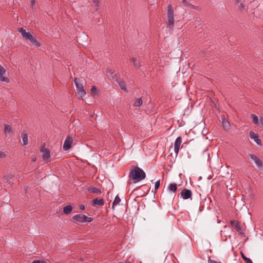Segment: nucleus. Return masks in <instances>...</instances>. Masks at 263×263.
<instances>
[{"label":"nucleus","instance_id":"1","mask_svg":"<svg viewBox=\"0 0 263 263\" xmlns=\"http://www.w3.org/2000/svg\"><path fill=\"white\" fill-rule=\"evenodd\" d=\"M145 173L141 168L136 167L135 169L130 171L129 178L131 180H134L135 182L140 181L145 178Z\"/></svg>","mask_w":263,"mask_h":263},{"label":"nucleus","instance_id":"2","mask_svg":"<svg viewBox=\"0 0 263 263\" xmlns=\"http://www.w3.org/2000/svg\"><path fill=\"white\" fill-rule=\"evenodd\" d=\"M18 31L21 33L22 37L24 40L29 41L32 45L36 47L40 46L41 43L29 32H27L23 28H19Z\"/></svg>","mask_w":263,"mask_h":263},{"label":"nucleus","instance_id":"3","mask_svg":"<svg viewBox=\"0 0 263 263\" xmlns=\"http://www.w3.org/2000/svg\"><path fill=\"white\" fill-rule=\"evenodd\" d=\"M167 26L173 28L175 24L174 11L171 5H168L167 10Z\"/></svg>","mask_w":263,"mask_h":263},{"label":"nucleus","instance_id":"4","mask_svg":"<svg viewBox=\"0 0 263 263\" xmlns=\"http://www.w3.org/2000/svg\"><path fill=\"white\" fill-rule=\"evenodd\" d=\"M72 219L74 221L77 222V223L90 222L93 220L92 218L87 217L86 215L81 214L74 215Z\"/></svg>","mask_w":263,"mask_h":263},{"label":"nucleus","instance_id":"5","mask_svg":"<svg viewBox=\"0 0 263 263\" xmlns=\"http://www.w3.org/2000/svg\"><path fill=\"white\" fill-rule=\"evenodd\" d=\"M41 152L43 153V160L46 162H49L51 157L50 150L45 148L44 146H41Z\"/></svg>","mask_w":263,"mask_h":263},{"label":"nucleus","instance_id":"6","mask_svg":"<svg viewBox=\"0 0 263 263\" xmlns=\"http://www.w3.org/2000/svg\"><path fill=\"white\" fill-rule=\"evenodd\" d=\"M73 141L72 138L69 136H68L64 141L63 146V149L66 151H69L71 147V145L73 143Z\"/></svg>","mask_w":263,"mask_h":263},{"label":"nucleus","instance_id":"7","mask_svg":"<svg viewBox=\"0 0 263 263\" xmlns=\"http://www.w3.org/2000/svg\"><path fill=\"white\" fill-rule=\"evenodd\" d=\"M180 196L183 199L186 200L192 197V192L190 190L184 189L181 191Z\"/></svg>","mask_w":263,"mask_h":263},{"label":"nucleus","instance_id":"8","mask_svg":"<svg viewBox=\"0 0 263 263\" xmlns=\"http://www.w3.org/2000/svg\"><path fill=\"white\" fill-rule=\"evenodd\" d=\"M231 225L234 227L236 230L239 232L240 234H242L243 232L242 231L241 228L240 226V223L238 221L233 220L230 221Z\"/></svg>","mask_w":263,"mask_h":263},{"label":"nucleus","instance_id":"9","mask_svg":"<svg viewBox=\"0 0 263 263\" xmlns=\"http://www.w3.org/2000/svg\"><path fill=\"white\" fill-rule=\"evenodd\" d=\"M181 142H182V138L181 137H177L175 140V144H174V151H175L176 155H177L178 154Z\"/></svg>","mask_w":263,"mask_h":263},{"label":"nucleus","instance_id":"10","mask_svg":"<svg viewBox=\"0 0 263 263\" xmlns=\"http://www.w3.org/2000/svg\"><path fill=\"white\" fill-rule=\"evenodd\" d=\"M6 73L5 69L1 65H0V81L1 82H6L8 83L9 82V80L8 78L5 77L3 76Z\"/></svg>","mask_w":263,"mask_h":263},{"label":"nucleus","instance_id":"11","mask_svg":"<svg viewBox=\"0 0 263 263\" xmlns=\"http://www.w3.org/2000/svg\"><path fill=\"white\" fill-rule=\"evenodd\" d=\"M250 137L254 140V141L259 145H261V140L259 139L258 135L253 131H251L249 134Z\"/></svg>","mask_w":263,"mask_h":263},{"label":"nucleus","instance_id":"12","mask_svg":"<svg viewBox=\"0 0 263 263\" xmlns=\"http://www.w3.org/2000/svg\"><path fill=\"white\" fill-rule=\"evenodd\" d=\"M249 157L255 162L257 166L258 167H261L262 166V161L257 156L254 154H250Z\"/></svg>","mask_w":263,"mask_h":263},{"label":"nucleus","instance_id":"13","mask_svg":"<svg viewBox=\"0 0 263 263\" xmlns=\"http://www.w3.org/2000/svg\"><path fill=\"white\" fill-rule=\"evenodd\" d=\"M74 83L76 86V87L78 90H81L84 89V86L82 83H81L80 80L79 78H76L74 79Z\"/></svg>","mask_w":263,"mask_h":263},{"label":"nucleus","instance_id":"14","mask_svg":"<svg viewBox=\"0 0 263 263\" xmlns=\"http://www.w3.org/2000/svg\"><path fill=\"white\" fill-rule=\"evenodd\" d=\"M93 205H103L104 203V200L102 198H96L92 200Z\"/></svg>","mask_w":263,"mask_h":263},{"label":"nucleus","instance_id":"15","mask_svg":"<svg viewBox=\"0 0 263 263\" xmlns=\"http://www.w3.org/2000/svg\"><path fill=\"white\" fill-rule=\"evenodd\" d=\"M117 81L118 84L119 85L120 88L124 90H126V86L125 82L123 81L120 78L117 79Z\"/></svg>","mask_w":263,"mask_h":263},{"label":"nucleus","instance_id":"16","mask_svg":"<svg viewBox=\"0 0 263 263\" xmlns=\"http://www.w3.org/2000/svg\"><path fill=\"white\" fill-rule=\"evenodd\" d=\"M167 189L169 191L175 193L177 190V184L176 183H171L168 185Z\"/></svg>","mask_w":263,"mask_h":263},{"label":"nucleus","instance_id":"17","mask_svg":"<svg viewBox=\"0 0 263 263\" xmlns=\"http://www.w3.org/2000/svg\"><path fill=\"white\" fill-rule=\"evenodd\" d=\"M130 61L134 63V65L135 67L137 69H139L141 64L139 61H137V60L134 58H132L129 59Z\"/></svg>","mask_w":263,"mask_h":263},{"label":"nucleus","instance_id":"18","mask_svg":"<svg viewBox=\"0 0 263 263\" xmlns=\"http://www.w3.org/2000/svg\"><path fill=\"white\" fill-rule=\"evenodd\" d=\"M222 123L223 125V128L225 130H228L230 129V124L227 120H226L225 119H223Z\"/></svg>","mask_w":263,"mask_h":263},{"label":"nucleus","instance_id":"19","mask_svg":"<svg viewBox=\"0 0 263 263\" xmlns=\"http://www.w3.org/2000/svg\"><path fill=\"white\" fill-rule=\"evenodd\" d=\"M13 177V175L12 174H8L4 176V179L6 182H8L10 185L13 184V182L10 181V179Z\"/></svg>","mask_w":263,"mask_h":263},{"label":"nucleus","instance_id":"20","mask_svg":"<svg viewBox=\"0 0 263 263\" xmlns=\"http://www.w3.org/2000/svg\"><path fill=\"white\" fill-rule=\"evenodd\" d=\"M72 210V207L71 205L65 206L63 209V213L65 214H69L71 213Z\"/></svg>","mask_w":263,"mask_h":263},{"label":"nucleus","instance_id":"21","mask_svg":"<svg viewBox=\"0 0 263 263\" xmlns=\"http://www.w3.org/2000/svg\"><path fill=\"white\" fill-rule=\"evenodd\" d=\"M4 132L5 134H10L12 132V127L7 124H4Z\"/></svg>","mask_w":263,"mask_h":263},{"label":"nucleus","instance_id":"22","mask_svg":"<svg viewBox=\"0 0 263 263\" xmlns=\"http://www.w3.org/2000/svg\"><path fill=\"white\" fill-rule=\"evenodd\" d=\"M121 201V199L120 197L118 196H116L115 197L114 201H113L112 205V208L113 210L115 209V206L119 204L120 202Z\"/></svg>","mask_w":263,"mask_h":263},{"label":"nucleus","instance_id":"23","mask_svg":"<svg viewBox=\"0 0 263 263\" xmlns=\"http://www.w3.org/2000/svg\"><path fill=\"white\" fill-rule=\"evenodd\" d=\"M142 104V100L141 98H139L137 99L134 104V106L135 107H139Z\"/></svg>","mask_w":263,"mask_h":263},{"label":"nucleus","instance_id":"24","mask_svg":"<svg viewBox=\"0 0 263 263\" xmlns=\"http://www.w3.org/2000/svg\"><path fill=\"white\" fill-rule=\"evenodd\" d=\"M89 192L92 193L100 194L101 193L100 189L95 187H92L89 190Z\"/></svg>","mask_w":263,"mask_h":263},{"label":"nucleus","instance_id":"25","mask_svg":"<svg viewBox=\"0 0 263 263\" xmlns=\"http://www.w3.org/2000/svg\"><path fill=\"white\" fill-rule=\"evenodd\" d=\"M251 117L252 119L253 122L255 124L257 125L259 123V120H258V117L256 115H255V114H252Z\"/></svg>","mask_w":263,"mask_h":263},{"label":"nucleus","instance_id":"26","mask_svg":"<svg viewBox=\"0 0 263 263\" xmlns=\"http://www.w3.org/2000/svg\"><path fill=\"white\" fill-rule=\"evenodd\" d=\"M90 93L92 96L95 97L97 95V88L93 86L90 89Z\"/></svg>","mask_w":263,"mask_h":263},{"label":"nucleus","instance_id":"27","mask_svg":"<svg viewBox=\"0 0 263 263\" xmlns=\"http://www.w3.org/2000/svg\"><path fill=\"white\" fill-rule=\"evenodd\" d=\"M22 139L24 145L28 144V135L27 134H23L22 135Z\"/></svg>","mask_w":263,"mask_h":263},{"label":"nucleus","instance_id":"28","mask_svg":"<svg viewBox=\"0 0 263 263\" xmlns=\"http://www.w3.org/2000/svg\"><path fill=\"white\" fill-rule=\"evenodd\" d=\"M78 95L79 97L82 99L83 97L86 95V91L84 89L78 90Z\"/></svg>","mask_w":263,"mask_h":263},{"label":"nucleus","instance_id":"29","mask_svg":"<svg viewBox=\"0 0 263 263\" xmlns=\"http://www.w3.org/2000/svg\"><path fill=\"white\" fill-rule=\"evenodd\" d=\"M261 128L263 129V118L260 117L259 123L257 124Z\"/></svg>","mask_w":263,"mask_h":263},{"label":"nucleus","instance_id":"30","mask_svg":"<svg viewBox=\"0 0 263 263\" xmlns=\"http://www.w3.org/2000/svg\"><path fill=\"white\" fill-rule=\"evenodd\" d=\"M93 2L97 7L96 10H98L100 6V0H93Z\"/></svg>","mask_w":263,"mask_h":263},{"label":"nucleus","instance_id":"31","mask_svg":"<svg viewBox=\"0 0 263 263\" xmlns=\"http://www.w3.org/2000/svg\"><path fill=\"white\" fill-rule=\"evenodd\" d=\"M31 6L32 8H35L37 7V3L34 0L31 1Z\"/></svg>","mask_w":263,"mask_h":263},{"label":"nucleus","instance_id":"32","mask_svg":"<svg viewBox=\"0 0 263 263\" xmlns=\"http://www.w3.org/2000/svg\"><path fill=\"white\" fill-rule=\"evenodd\" d=\"M160 180L157 181L155 184V189L157 190L158 189H159V187H160Z\"/></svg>","mask_w":263,"mask_h":263},{"label":"nucleus","instance_id":"33","mask_svg":"<svg viewBox=\"0 0 263 263\" xmlns=\"http://www.w3.org/2000/svg\"><path fill=\"white\" fill-rule=\"evenodd\" d=\"M182 3L184 4V6L189 7V6H191V4L189 3L187 0H183Z\"/></svg>","mask_w":263,"mask_h":263},{"label":"nucleus","instance_id":"34","mask_svg":"<svg viewBox=\"0 0 263 263\" xmlns=\"http://www.w3.org/2000/svg\"><path fill=\"white\" fill-rule=\"evenodd\" d=\"M32 263H47L46 261L43 260H34Z\"/></svg>","mask_w":263,"mask_h":263},{"label":"nucleus","instance_id":"35","mask_svg":"<svg viewBox=\"0 0 263 263\" xmlns=\"http://www.w3.org/2000/svg\"><path fill=\"white\" fill-rule=\"evenodd\" d=\"M6 157V154L3 151H0V159L1 158H5Z\"/></svg>","mask_w":263,"mask_h":263},{"label":"nucleus","instance_id":"36","mask_svg":"<svg viewBox=\"0 0 263 263\" xmlns=\"http://www.w3.org/2000/svg\"><path fill=\"white\" fill-rule=\"evenodd\" d=\"M189 7L191 8V9H197V10H199L200 9L199 7L195 6L194 5H192L191 4V6H189Z\"/></svg>","mask_w":263,"mask_h":263},{"label":"nucleus","instance_id":"37","mask_svg":"<svg viewBox=\"0 0 263 263\" xmlns=\"http://www.w3.org/2000/svg\"><path fill=\"white\" fill-rule=\"evenodd\" d=\"M208 263H221V262H220V261H216V260H212V259H209L208 260Z\"/></svg>","mask_w":263,"mask_h":263},{"label":"nucleus","instance_id":"38","mask_svg":"<svg viewBox=\"0 0 263 263\" xmlns=\"http://www.w3.org/2000/svg\"><path fill=\"white\" fill-rule=\"evenodd\" d=\"M246 263H253L251 259L247 257L245 260Z\"/></svg>","mask_w":263,"mask_h":263},{"label":"nucleus","instance_id":"39","mask_svg":"<svg viewBox=\"0 0 263 263\" xmlns=\"http://www.w3.org/2000/svg\"><path fill=\"white\" fill-rule=\"evenodd\" d=\"M80 209L81 210H85V205L84 204H80Z\"/></svg>","mask_w":263,"mask_h":263},{"label":"nucleus","instance_id":"40","mask_svg":"<svg viewBox=\"0 0 263 263\" xmlns=\"http://www.w3.org/2000/svg\"><path fill=\"white\" fill-rule=\"evenodd\" d=\"M241 256L243 260H245L247 258V257L245 256L242 252H241Z\"/></svg>","mask_w":263,"mask_h":263},{"label":"nucleus","instance_id":"41","mask_svg":"<svg viewBox=\"0 0 263 263\" xmlns=\"http://www.w3.org/2000/svg\"><path fill=\"white\" fill-rule=\"evenodd\" d=\"M36 157H34L32 158V161H33V162L35 161H36Z\"/></svg>","mask_w":263,"mask_h":263}]
</instances>
